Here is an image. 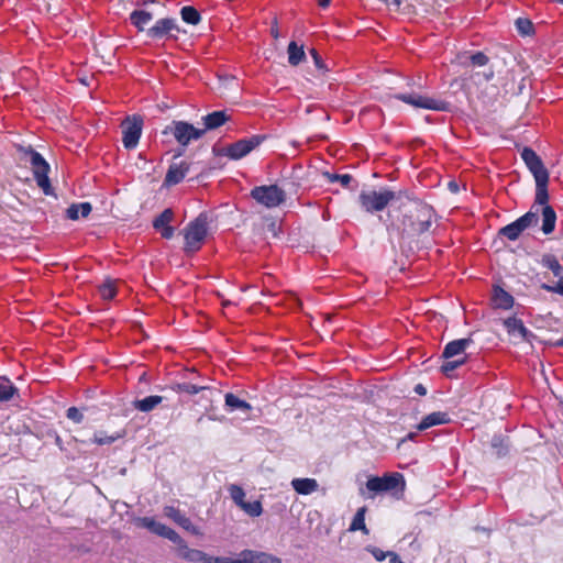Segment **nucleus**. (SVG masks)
Returning <instances> with one entry per match:
<instances>
[{"label":"nucleus","mask_w":563,"mask_h":563,"mask_svg":"<svg viewBox=\"0 0 563 563\" xmlns=\"http://www.w3.org/2000/svg\"><path fill=\"white\" fill-rule=\"evenodd\" d=\"M263 136L254 135L250 139L239 140L225 148V155L232 159H240L257 147Z\"/></svg>","instance_id":"nucleus-11"},{"label":"nucleus","mask_w":563,"mask_h":563,"mask_svg":"<svg viewBox=\"0 0 563 563\" xmlns=\"http://www.w3.org/2000/svg\"><path fill=\"white\" fill-rule=\"evenodd\" d=\"M493 302L496 308L507 310L514 306V297L501 287H495Z\"/></svg>","instance_id":"nucleus-25"},{"label":"nucleus","mask_w":563,"mask_h":563,"mask_svg":"<svg viewBox=\"0 0 563 563\" xmlns=\"http://www.w3.org/2000/svg\"><path fill=\"white\" fill-rule=\"evenodd\" d=\"M164 515L172 519L175 523H177L183 529L191 532L192 534H198L199 531L195 525H192L191 520L184 515L178 508L174 506L164 507Z\"/></svg>","instance_id":"nucleus-14"},{"label":"nucleus","mask_w":563,"mask_h":563,"mask_svg":"<svg viewBox=\"0 0 563 563\" xmlns=\"http://www.w3.org/2000/svg\"><path fill=\"white\" fill-rule=\"evenodd\" d=\"M536 180V203L548 206L549 200L548 183L549 176L537 177Z\"/></svg>","instance_id":"nucleus-26"},{"label":"nucleus","mask_w":563,"mask_h":563,"mask_svg":"<svg viewBox=\"0 0 563 563\" xmlns=\"http://www.w3.org/2000/svg\"><path fill=\"white\" fill-rule=\"evenodd\" d=\"M292 488L300 495H309L319 487L314 478H294L291 481Z\"/></svg>","instance_id":"nucleus-23"},{"label":"nucleus","mask_w":563,"mask_h":563,"mask_svg":"<svg viewBox=\"0 0 563 563\" xmlns=\"http://www.w3.org/2000/svg\"><path fill=\"white\" fill-rule=\"evenodd\" d=\"M324 177L329 183H340L345 188H350V184L353 181V177L350 174L324 173Z\"/></svg>","instance_id":"nucleus-40"},{"label":"nucleus","mask_w":563,"mask_h":563,"mask_svg":"<svg viewBox=\"0 0 563 563\" xmlns=\"http://www.w3.org/2000/svg\"><path fill=\"white\" fill-rule=\"evenodd\" d=\"M472 342L473 341H472L471 338L459 339V340H454V341L449 342L444 346V350L442 352V357H444L446 360H450L452 357L462 355L465 352L466 347Z\"/></svg>","instance_id":"nucleus-19"},{"label":"nucleus","mask_w":563,"mask_h":563,"mask_svg":"<svg viewBox=\"0 0 563 563\" xmlns=\"http://www.w3.org/2000/svg\"><path fill=\"white\" fill-rule=\"evenodd\" d=\"M247 563H282V560L273 554L253 550H244Z\"/></svg>","instance_id":"nucleus-24"},{"label":"nucleus","mask_w":563,"mask_h":563,"mask_svg":"<svg viewBox=\"0 0 563 563\" xmlns=\"http://www.w3.org/2000/svg\"><path fill=\"white\" fill-rule=\"evenodd\" d=\"M66 417L76 423H80L84 420V415L76 407H69L66 411Z\"/></svg>","instance_id":"nucleus-50"},{"label":"nucleus","mask_w":563,"mask_h":563,"mask_svg":"<svg viewBox=\"0 0 563 563\" xmlns=\"http://www.w3.org/2000/svg\"><path fill=\"white\" fill-rule=\"evenodd\" d=\"M177 554L183 560L188 562H200V563H211L212 556L205 553L201 550L189 549L187 543L181 545V548H177Z\"/></svg>","instance_id":"nucleus-17"},{"label":"nucleus","mask_w":563,"mask_h":563,"mask_svg":"<svg viewBox=\"0 0 563 563\" xmlns=\"http://www.w3.org/2000/svg\"><path fill=\"white\" fill-rule=\"evenodd\" d=\"M492 445L496 450V455L498 457L505 456L509 452L508 441L500 437H494Z\"/></svg>","instance_id":"nucleus-43"},{"label":"nucleus","mask_w":563,"mask_h":563,"mask_svg":"<svg viewBox=\"0 0 563 563\" xmlns=\"http://www.w3.org/2000/svg\"><path fill=\"white\" fill-rule=\"evenodd\" d=\"M559 280L555 285L543 284L542 288L547 291L559 294L563 296V276H558Z\"/></svg>","instance_id":"nucleus-49"},{"label":"nucleus","mask_w":563,"mask_h":563,"mask_svg":"<svg viewBox=\"0 0 563 563\" xmlns=\"http://www.w3.org/2000/svg\"><path fill=\"white\" fill-rule=\"evenodd\" d=\"M517 26H518V30L522 33V34H528L529 31L531 30L532 27V24L530 21L528 20H523V19H518L517 22H516Z\"/></svg>","instance_id":"nucleus-52"},{"label":"nucleus","mask_w":563,"mask_h":563,"mask_svg":"<svg viewBox=\"0 0 563 563\" xmlns=\"http://www.w3.org/2000/svg\"><path fill=\"white\" fill-rule=\"evenodd\" d=\"M389 563H405L400 560V558L396 553L389 554Z\"/></svg>","instance_id":"nucleus-57"},{"label":"nucleus","mask_w":563,"mask_h":563,"mask_svg":"<svg viewBox=\"0 0 563 563\" xmlns=\"http://www.w3.org/2000/svg\"><path fill=\"white\" fill-rule=\"evenodd\" d=\"M555 1L563 4V0H555Z\"/></svg>","instance_id":"nucleus-63"},{"label":"nucleus","mask_w":563,"mask_h":563,"mask_svg":"<svg viewBox=\"0 0 563 563\" xmlns=\"http://www.w3.org/2000/svg\"><path fill=\"white\" fill-rule=\"evenodd\" d=\"M56 443L59 444L60 443V438L59 437H56Z\"/></svg>","instance_id":"nucleus-62"},{"label":"nucleus","mask_w":563,"mask_h":563,"mask_svg":"<svg viewBox=\"0 0 563 563\" xmlns=\"http://www.w3.org/2000/svg\"><path fill=\"white\" fill-rule=\"evenodd\" d=\"M466 362V357L463 356L461 358L454 360V361H446L441 366V372L450 377L451 374L460 366H462Z\"/></svg>","instance_id":"nucleus-44"},{"label":"nucleus","mask_w":563,"mask_h":563,"mask_svg":"<svg viewBox=\"0 0 563 563\" xmlns=\"http://www.w3.org/2000/svg\"><path fill=\"white\" fill-rule=\"evenodd\" d=\"M240 508L245 511L251 517H258L263 512L262 504L258 500H255L253 503H246L244 501Z\"/></svg>","instance_id":"nucleus-45"},{"label":"nucleus","mask_w":563,"mask_h":563,"mask_svg":"<svg viewBox=\"0 0 563 563\" xmlns=\"http://www.w3.org/2000/svg\"><path fill=\"white\" fill-rule=\"evenodd\" d=\"M521 158L534 178L549 176L540 156L530 147H523L521 151Z\"/></svg>","instance_id":"nucleus-12"},{"label":"nucleus","mask_w":563,"mask_h":563,"mask_svg":"<svg viewBox=\"0 0 563 563\" xmlns=\"http://www.w3.org/2000/svg\"><path fill=\"white\" fill-rule=\"evenodd\" d=\"M504 325L509 334H519L523 341H530V338L533 336V334L525 327L523 322L516 317L505 319Z\"/></svg>","instance_id":"nucleus-18"},{"label":"nucleus","mask_w":563,"mask_h":563,"mask_svg":"<svg viewBox=\"0 0 563 563\" xmlns=\"http://www.w3.org/2000/svg\"><path fill=\"white\" fill-rule=\"evenodd\" d=\"M161 537L168 539L175 543L177 548H181V545L186 544V541L174 529L167 527L166 525L164 526Z\"/></svg>","instance_id":"nucleus-41"},{"label":"nucleus","mask_w":563,"mask_h":563,"mask_svg":"<svg viewBox=\"0 0 563 563\" xmlns=\"http://www.w3.org/2000/svg\"><path fill=\"white\" fill-rule=\"evenodd\" d=\"M163 133L172 134L180 145L187 146L192 140H199L205 134V130L197 129L185 121H173Z\"/></svg>","instance_id":"nucleus-7"},{"label":"nucleus","mask_w":563,"mask_h":563,"mask_svg":"<svg viewBox=\"0 0 563 563\" xmlns=\"http://www.w3.org/2000/svg\"><path fill=\"white\" fill-rule=\"evenodd\" d=\"M538 214L536 212L529 211L521 216L516 221L510 224L503 227L498 234L507 238L510 241H516L522 234L525 230L528 228L536 225L538 223Z\"/></svg>","instance_id":"nucleus-9"},{"label":"nucleus","mask_w":563,"mask_h":563,"mask_svg":"<svg viewBox=\"0 0 563 563\" xmlns=\"http://www.w3.org/2000/svg\"><path fill=\"white\" fill-rule=\"evenodd\" d=\"M288 62L292 66H297L305 59V52L302 46H298L296 42H290L287 48Z\"/></svg>","instance_id":"nucleus-32"},{"label":"nucleus","mask_w":563,"mask_h":563,"mask_svg":"<svg viewBox=\"0 0 563 563\" xmlns=\"http://www.w3.org/2000/svg\"><path fill=\"white\" fill-rule=\"evenodd\" d=\"M415 437H416V434H415V433H409V434L407 435V438H408L409 440H412Z\"/></svg>","instance_id":"nucleus-60"},{"label":"nucleus","mask_w":563,"mask_h":563,"mask_svg":"<svg viewBox=\"0 0 563 563\" xmlns=\"http://www.w3.org/2000/svg\"><path fill=\"white\" fill-rule=\"evenodd\" d=\"M174 389L178 393H186L189 395H195V394H198L199 391L206 389V387L198 386V385H195L191 383H183V384H177Z\"/></svg>","instance_id":"nucleus-47"},{"label":"nucleus","mask_w":563,"mask_h":563,"mask_svg":"<svg viewBox=\"0 0 563 563\" xmlns=\"http://www.w3.org/2000/svg\"><path fill=\"white\" fill-rule=\"evenodd\" d=\"M451 421L449 413L443 411H435L427 415L417 426L419 431H424L431 427L446 424Z\"/></svg>","instance_id":"nucleus-20"},{"label":"nucleus","mask_w":563,"mask_h":563,"mask_svg":"<svg viewBox=\"0 0 563 563\" xmlns=\"http://www.w3.org/2000/svg\"><path fill=\"white\" fill-rule=\"evenodd\" d=\"M367 551L379 562L384 561L386 558H389V554L393 553L390 551L385 552L376 547H368Z\"/></svg>","instance_id":"nucleus-51"},{"label":"nucleus","mask_w":563,"mask_h":563,"mask_svg":"<svg viewBox=\"0 0 563 563\" xmlns=\"http://www.w3.org/2000/svg\"><path fill=\"white\" fill-rule=\"evenodd\" d=\"M460 64L464 67H484L488 64L489 58L483 52L474 54H462L459 56Z\"/></svg>","instance_id":"nucleus-22"},{"label":"nucleus","mask_w":563,"mask_h":563,"mask_svg":"<svg viewBox=\"0 0 563 563\" xmlns=\"http://www.w3.org/2000/svg\"><path fill=\"white\" fill-rule=\"evenodd\" d=\"M541 263L544 267L549 268L554 274V276L561 275L562 266L554 255H552V254L543 255Z\"/></svg>","instance_id":"nucleus-37"},{"label":"nucleus","mask_w":563,"mask_h":563,"mask_svg":"<svg viewBox=\"0 0 563 563\" xmlns=\"http://www.w3.org/2000/svg\"><path fill=\"white\" fill-rule=\"evenodd\" d=\"M555 346H563V336L555 342Z\"/></svg>","instance_id":"nucleus-59"},{"label":"nucleus","mask_w":563,"mask_h":563,"mask_svg":"<svg viewBox=\"0 0 563 563\" xmlns=\"http://www.w3.org/2000/svg\"><path fill=\"white\" fill-rule=\"evenodd\" d=\"M208 233V219L205 214H199L191 221L185 229V246L186 254H194L198 252Z\"/></svg>","instance_id":"nucleus-3"},{"label":"nucleus","mask_w":563,"mask_h":563,"mask_svg":"<svg viewBox=\"0 0 563 563\" xmlns=\"http://www.w3.org/2000/svg\"><path fill=\"white\" fill-rule=\"evenodd\" d=\"M21 159L29 163L37 186L45 195L52 194V186L48 179L49 165L44 157L31 146H20Z\"/></svg>","instance_id":"nucleus-2"},{"label":"nucleus","mask_w":563,"mask_h":563,"mask_svg":"<svg viewBox=\"0 0 563 563\" xmlns=\"http://www.w3.org/2000/svg\"><path fill=\"white\" fill-rule=\"evenodd\" d=\"M163 401L162 396L152 395L147 396L143 399H139L134 401V408L142 411V412H148L153 410L155 407H157Z\"/></svg>","instance_id":"nucleus-29"},{"label":"nucleus","mask_w":563,"mask_h":563,"mask_svg":"<svg viewBox=\"0 0 563 563\" xmlns=\"http://www.w3.org/2000/svg\"><path fill=\"white\" fill-rule=\"evenodd\" d=\"M331 0H318V3L321 8H327L330 4Z\"/></svg>","instance_id":"nucleus-58"},{"label":"nucleus","mask_w":563,"mask_h":563,"mask_svg":"<svg viewBox=\"0 0 563 563\" xmlns=\"http://www.w3.org/2000/svg\"><path fill=\"white\" fill-rule=\"evenodd\" d=\"M494 70L493 68H487L486 70L482 71V73H476V76L477 77H482L484 81H489L494 78Z\"/></svg>","instance_id":"nucleus-54"},{"label":"nucleus","mask_w":563,"mask_h":563,"mask_svg":"<svg viewBox=\"0 0 563 563\" xmlns=\"http://www.w3.org/2000/svg\"><path fill=\"white\" fill-rule=\"evenodd\" d=\"M225 405L231 409V410H243V411H247L251 409V405L242 399H240L238 396H235L234 394L232 393H228L225 395Z\"/></svg>","instance_id":"nucleus-35"},{"label":"nucleus","mask_w":563,"mask_h":563,"mask_svg":"<svg viewBox=\"0 0 563 563\" xmlns=\"http://www.w3.org/2000/svg\"><path fill=\"white\" fill-rule=\"evenodd\" d=\"M143 120L141 117L134 115L126 118L122 124V142L125 148L132 150L136 147L142 134Z\"/></svg>","instance_id":"nucleus-10"},{"label":"nucleus","mask_w":563,"mask_h":563,"mask_svg":"<svg viewBox=\"0 0 563 563\" xmlns=\"http://www.w3.org/2000/svg\"><path fill=\"white\" fill-rule=\"evenodd\" d=\"M174 30L178 31L174 19H161L148 30V35L153 38H161Z\"/></svg>","instance_id":"nucleus-21"},{"label":"nucleus","mask_w":563,"mask_h":563,"mask_svg":"<svg viewBox=\"0 0 563 563\" xmlns=\"http://www.w3.org/2000/svg\"><path fill=\"white\" fill-rule=\"evenodd\" d=\"M366 488L374 494L391 493L397 495L398 493H404L406 482L401 473H387L380 477H369L366 482Z\"/></svg>","instance_id":"nucleus-4"},{"label":"nucleus","mask_w":563,"mask_h":563,"mask_svg":"<svg viewBox=\"0 0 563 563\" xmlns=\"http://www.w3.org/2000/svg\"><path fill=\"white\" fill-rule=\"evenodd\" d=\"M161 537L168 539L175 543L177 548H181V545L186 544V541L174 529L167 527L166 525L164 526Z\"/></svg>","instance_id":"nucleus-42"},{"label":"nucleus","mask_w":563,"mask_h":563,"mask_svg":"<svg viewBox=\"0 0 563 563\" xmlns=\"http://www.w3.org/2000/svg\"><path fill=\"white\" fill-rule=\"evenodd\" d=\"M415 391L421 396H424L427 394V389L423 385L421 384H418L416 387H415Z\"/></svg>","instance_id":"nucleus-56"},{"label":"nucleus","mask_w":563,"mask_h":563,"mask_svg":"<svg viewBox=\"0 0 563 563\" xmlns=\"http://www.w3.org/2000/svg\"><path fill=\"white\" fill-rule=\"evenodd\" d=\"M228 490L230 493V497L239 507L245 501V492L241 486L232 484L229 486Z\"/></svg>","instance_id":"nucleus-46"},{"label":"nucleus","mask_w":563,"mask_h":563,"mask_svg":"<svg viewBox=\"0 0 563 563\" xmlns=\"http://www.w3.org/2000/svg\"><path fill=\"white\" fill-rule=\"evenodd\" d=\"M310 55L312 56L316 66L319 69H324L323 60H322L321 56L319 55V53L317 52L316 48H311L310 49Z\"/></svg>","instance_id":"nucleus-53"},{"label":"nucleus","mask_w":563,"mask_h":563,"mask_svg":"<svg viewBox=\"0 0 563 563\" xmlns=\"http://www.w3.org/2000/svg\"><path fill=\"white\" fill-rule=\"evenodd\" d=\"M232 117L227 110L213 111L202 117L205 133L210 130H216L227 122L231 121Z\"/></svg>","instance_id":"nucleus-16"},{"label":"nucleus","mask_w":563,"mask_h":563,"mask_svg":"<svg viewBox=\"0 0 563 563\" xmlns=\"http://www.w3.org/2000/svg\"><path fill=\"white\" fill-rule=\"evenodd\" d=\"M542 231L550 234L554 231L556 214L551 206H544L542 209Z\"/></svg>","instance_id":"nucleus-27"},{"label":"nucleus","mask_w":563,"mask_h":563,"mask_svg":"<svg viewBox=\"0 0 563 563\" xmlns=\"http://www.w3.org/2000/svg\"><path fill=\"white\" fill-rule=\"evenodd\" d=\"M251 197L266 208H275L285 202L286 192L277 185L257 186L251 190Z\"/></svg>","instance_id":"nucleus-8"},{"label":"nucleus","mask_w":563,"mask_h":563,"mask_svg":"<svg viewBox=\"0 0 563 563\" xmlns=\"http://www.w3.org/2000/svg\"><path fill=\"white\" fill-rule=\"evenodd\" d=\"M181 19L189 24L196 25L200 22V13L190 5L184 7L180 11Z\"/></svg>","instance_id":"nucleus-38"},{"label":"nucleus","mask_w":563,"mask_h":563,"mask_svg":"<svg viewBox=\"0 0 563 563\" xmlns=\"http://www.w3.org/2000/svg\"><path fill=\"white\" fill-rule=\"evenodd\" d=\"M211 563H247L246 558L244 556V550L241 551L238 558H229V556H212Z\"/></svg>","instance_id":"nucleus-48"},{"label":"nucleus","mask_w":563,"mask_h":563,"mask_svg":"<svg viewBox=\"0 0 563 563\" xmlns=\"http://www.w3.org/2000/svg\"><path fill=\"white\" fill-rule=\"evenodd\" d=\"M130 20L140 31H143L144 25L152 20V14L144 10H134L130 14Z\"/></svg>","instance_id":"nucleus-33"},{"label":"nucleus","mask_w":563,"mask_h":563,"mask_svg":"<svg viewBox=\"0 0 563 563\" xmlns=\"http://www.w3.org/2000/svg\"><path fill=\"white\" fill-rule=\"evenodd\" d=\"M16 393L18 388L9 379H0V401L10 400Z\"/></svg>","instance_id":"nucleus-34"},{"label":"nucleus","mask_w":563,"mask_h":563,"mask_svg":"<svg viewBox=\"0 0 563 563\" xmlns=\"http://www.w3.org/2000/svg\"><path fill=\"white\" fill-rule=\"evenodd\" d=\"M174 220V212L172 209H165L158 217L153 221L155 230L161 232L162 238L170 239L174 235L175 229L170 225Z\"/></svg>","instance_id":"nucleus-13"},{"label":"nucleus","mask_w":563,"mask_h":563,"mask_svg":"<svg viewBox=\"0 0 563 563\" xmlns=\"http://www.w3.org/2000/svg\"><path fill=\"white\" fill-rule=\"evenodd\" d=\"M396 5L400 4V0H393Z\"/></svg>","instance_id":"nucleus-61"},{"label":"nucleus","mask_w":563,"mask_h":563,"mask_svg":"<svg viewBox=\"0 0 563 563\" xmlns=\"http://www.w3.org/2000/svg\"><path fill=\"white\" fill-rule=\"evenodd\" d=\"M271 35L274 38H278L279 37V31H278V26H277V21L276 20H274V24L271 27Z\"/></svg>","instance_id":"nucleus-55"},{"label":"nucleus","mask_w":563,"mask_h":563,"mask_svg":"<svg viewBox=\"0 0 563 563\" xmlns=\"http://www.w3.org/2000/svg\"><path fill=\"white\" fill-rule=\"evenodd\" d=\"M397 100H400L407 104L412 106L417 109H427L433 111H450L451 104L450 102L432 98L429 96L419 95L417 92L411 93H398L395 95Z\"/></svg>","instance_id":"nucleus-6"},{"label":"nucleus","mask_w":563,"mask_h":563,"mask_svg":"<svg viewBox=\"0 0 563 563\" xmlns=\"http://www.w3.org/2000/svg\"><path fill=\"white\" fill-rule=\"evenodd\" d=\"M91 212V205L89 202L74 203L66 210L67 218L70 220H78L79 214L86 218Z\"/></svg>","instance_id":"nucleus-28"},{"label":"nucleus","mask_w":563,"mask_h":563,"mask_svg":"<svg viewBox=\"0 0 563 563\" xmlns=\"http://www.w3.org/2000/svg\"><path fill=\"white\" fill-rule=\"evenodd\" d=\"M189 172V164L185 161L172 163L166 173L164 185L174 186L179 184Z\"/></svg>","instance_id":"nucleus-15"},{"label":"nucleus","mask_w":563,"mask_h":563,"mask_svg":"<svg viewBox=\"0 0 563 563\" xmlns=\"http://www.w3.org/2000/svg\"><path fill=\"white\" fill-rule=\"evenodd\" d=\"M435 212L424 202H416L415 207L404 217L401 235L407 238L420 236L428 232L433 224Z\"/></svg>","instance_id":"nucleus-1"},{"label":"nucleus","mask_w":563,"mask_h":563,"mask_svg":"<svg viewBox=\"0 0 563 563\" xmlns=\"http://www.w3.org/2000/svg\"><path fill=\"white\" fill-rule=\"evenodd\" d=\"M135 525L137 527H142V528H145L147 529L148 531L157 534L161 537V533L164 529V523H161L158 521H156L154 518L152 517H141V518H136L135 519Z\"/></svg>","instance_id":"nucleus-30"},{"label":"nucleus","mask_w":563,"mask_h":563,"mask_svg":"<svg viewBox=\"0 0 563 563\" xmlns=\"http://www.w3.org/2000/svg\"><path fill=\"white\" fill-rule=\"evenodd\" d=\"M99 294L102 299L110 300L117 294L115 280L107 279L99 286Z\"/></svg>","instance_id":"nucleus-36"},{"label":"nucleus","mask_w":563,"mask_h":563,"mask_svg":"<svg viewBox=\"0 0 563 563\" xmlns=\"http://www.w3.org/2000/svg\"><path fill=\"white\" fill-rule=\"evenodd\" d=\"M400 192L389 189L362 191L358 196L361 207L369 213L383 211L393 200L399 199Z\"/></svg>","instance_id":"nucleus-5"},{"label":"nucleus","mask_w":563,"mask_h":563,"mask_svg":"<svg viewBox=\"0 0 563 563\" xmlns=\"http://www.w3.org/2000/svg\"><path fill=\"white\" fill-rule=\"evenodd\" d=\"M123 437L124 432H117L112 435H107L104 432H98L95 433L92 442L98 445L111 444Z\"/></svg>","instance_id":"nucleus-39"},{"label":"nucleus","mask_w":563,"mask_h":563,"mask_svg":"<svg viewBox=\"0 0 563 563\" xmlns=\"http://www.w3.org/2000/svg\"><path fill=\"white\" fill-rule=\"evenodd\" d=\"M365 514H366V507H361L357 509L349 530L350 531H357L361 530L363 533L368 534V529L365 525Z\"/></svg>","instance_id":"nucleus-31"}]
</instances>
